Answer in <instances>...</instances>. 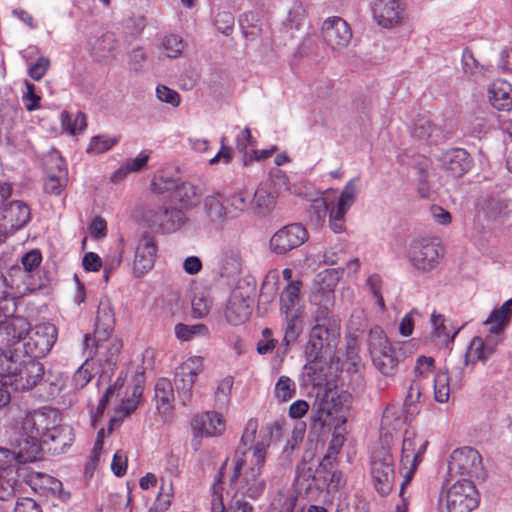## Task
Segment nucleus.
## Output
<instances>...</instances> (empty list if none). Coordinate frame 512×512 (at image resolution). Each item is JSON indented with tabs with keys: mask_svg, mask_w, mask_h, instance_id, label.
Returning a JSON list of instances; mask_svg holds the SVG:
<instances>
[{
	"mask_svg": "<svg viewBox=\"0 0 512 512\" xmlns=\"http://www.w3.org/2000/svg\"><path fill=\"white\" fill-rule=\"evenodd\" d=\"M440 247L437 243L422 239L415 241L410 249V261L412 265L421 271H430L439 263Z\"/></svg>",
	"mask_w": 512,
	"mask_h": 512,
	"instance_id": "a211bd4d",
	"label": "nucleus"
},
{
	"mask_svg": "<svg viewBox=\"0 0 512 512\" xmlns=\"http://www.w3.org/2000/svg\"><path fill=\"white\" fill-rule=\"evenodd\" d=\"M285 318V331L283 342L289 346L294 343L303 329L304 312L282 313Z\"/></svg>",
	"mask_w": 512,
	"mask_h": 512,
	"instance_id": "c03bdc74",
	"label": "nucleus"
},
{
	"mask_svg": "<svg viewBox=\"0 0 512 512\" xmlns=\"http://www.w3.org/2000/svg\"><path fill=\"white\" fill-rule=\"evenodd\" d=\"M156 256V240L149 234H143L135 248L132 265L133 275L137 278H140L147 274L154 267Z\"/></svg>",
	"mask_w": 512,
	"mask_h": 512,
	"instance_id": "f3484780",
	"label": "nucleus"
},
{
	"mask_svg": "<svg viewBox=\"0 0 512 512\" xmlns=\"http://www.w3.org/2000/svg\"><path fill=\"white\" fill-rule=\"evenodd\" d=\"M74 433L69 425H62L58 422L54 428L49 430L43 444L48 446L53 454L64 453L74 442Z\"/></svg>",
	"mask_w": 512,
	"mask_h": 512,
	"instance_id": "2f4dec72",
	"label": "nucleus"
},
{
	"mask_svg": "<svg viewBox=\"0 0 512 512\" xmlns=\"http://www.w3.org/2000/svg\"><path fill=\"white\" fill-rule=\"evenodd\" d=\"M511 306L512 298L503 303L498 309L491 312L484 322L485 325L489 326V334H497L501 339V333L512 314Z\"/></svg>",
	"mask_w": 512,
	"mask_h": 512,
	"instance_id": "79ce46f5",
	"label": "nucleus"
},
{
	"mask_svg": "<svg viewBox=\"0 0 512 512\" xmlns=\"http://www.w3.org/2000/svg\"><path fill=\"white\" fill-rule=\"evenodd\" d=\"M26 92L22 95V103L28 111L40 108L41 97L36 93L34 84L25 81Z\"/></svg>",
	"mask_w": 512,
	"mask_h": 512,
	"instance_id": "774afa93",
	"label": "nucleus"
},
{
	"mask_svg": "<svg viewBox=\"0 0 512 512\" xmlns=\"http://www.w3.org/2000/svg\"><path fill=\"white\" fill-rule=\"evenodd\" d=\"M500 341L497 334H488L485 338L481 336L474 337L465 354V364H473L475 361L484 362L494 354Z\"/></svg>",
	"mask_w": 512,
	"mask_h": 512,
	"instance_id": "a878e982",
	"label": "nucleus"
},
{
	"mask_svg": "<svg viewBox=\"0 0 512 512\" xmlns=\"http://www.w3.org/2000/svg\"><path fill=\"white\" fill-rule=\"evenodd\" d=\"M90 359L87 356L84 363L73 374L72 382L76 389L84 388L93 378V367L89 362Z\"/></svg>",
	"mask_w": 512,
	"mask_h": 512,
	"instance_id": "bf43d9fd",
	"label": "nucleus"
},
{
	"mask_svg": "<svg viewBox=\"0 0 512 512\" xmlns=\"http://www.w3.org/2000/svg\"><path fill=\"white\" fill-rule=\"evenodd\" d=\"M60 121L62 129L72 135L81 133L87 126L86 115L81 111L75 114L62 111Z\"/></svg>",
	"mask_w": 512,
	"mask_h": 512,
	"instance_id": "8fccbe9b",
	"label": "nucleus"
},
{
	"mask_svg": "<svg viewBox=\"0 0 512 512\" xmlns=\"http://www.w3.org/2000/svg\"><path fill=\"white\" fill-rule=\"evenodd\" d=\"M269 447L270 436L264 434L255 447L237 448L232 458L229 483L233 485L239 481V489L251 499H258L266 489L262 471Z\"/></svg>",
	"mask_w": 512,
	"mask_h": 512,
	"instance_id": "f257e3e1",
	"label": "nucleus"
},
{
	"mask_svg": "<svg viewBox=\"0 0 512 512\" xmlns=\"http://www.w3.org/2000/svg\"><path fill=\"white\" fill-rule=\"evenodd\" d=\"M119 142V137L97 135L91 138L86 152L90 155H99L109 151Z\"/></svg>",
	"mask_w": 512,
	"mask_h": 512,
	"instance_id": "864d4df0",
	"label": "nucleus"
},
{
	"mask_svg": "<svg viewBox=\"0 0 512 512\" xmlns=\"http://www.w3.org/2000/svg\"><path fill=\"white\" fill-rule=\"evenodd\" d=\"M68 183V171L62 159L51 160L47 163V177L44 181V191L52 195H60Z\"/></svg>",
	"mask_w": 512,
	"mask_h": 512,
	"instance_id": "c756f323",
	"label": "nucleus"
},
{
	"mask_svg": "<svg viewBox=\"0 0 512 512\" xmlns=\"http://www.w3.org/2000/svg\"><path fill=\"white\" fill-rule=\"evenodd\" d=\"M302 287L301 279L287 283L280 294L281 313L304 312Z\"/></svg>",
	"mask_w": 512,
	"mask_h": 512,
	"instance_id": "473e14b6",
	"label": "nucleus"
},
{
	"mask_svg": "<svg viewBox=\"0 0 512 512\" xmlns=\"http://www.w3.org/2000/svg\"><path fill=\"white\" fill-rule=\"evenodd\" d=\"M368 350L372 362L383 375L391 376L396 372L398 359L394 349L379 326L370 329L367 337Z\"/></svg>",
	"mask_w": 512,
	"mask_h": 512,
	"instance_id": "39448f33",
	"label": "nucleus"
},
{
	"mask_svg": "<svg viewBox=\"0 0 512 512\" xmlns=\"http://www.w3.org/2000/svg\"><path fill=\"white\" fill-rule=\"evenodd\" d=\"M322 37L331 49L340 50L351 41L352 31L344 19L333 16L323 22Z\"/></svg>",
	"mask_w": 512,
	"mask_h": 512,
	"instance_id": "6ab92c4d",
	"label": "nucleus"
},
{
	"mask_svg": "<svg viewBox=\"0 0 512 512\" xmlns=\"http://www.w3.org/2000/svg\"><path fill=\"white\" fill-rule=\"evenodd\" d=\"M146 224L163 233L179 230L186 221L185 213L176 207L161 206L157 209H146L143 213Z\"/></svg>",
	"mask_w": 512,
	"mask_h": 512,
	"instance_id": "1a4fd4ad",
	"label": "nucleus"
},
{
	"mask_svg": "<svg viewBox=\"0 0 512 512\" xmlns=\"http://www.w3.org/2000/svg\"><path fill=\"white\" fill-rule=\"evenodd\" d=\"M65 387V378L61 373L45 372L33 390L34 396L43 401L55 399Z\"/></svg>",
	"mask_w": 512,
	"mask_h": 512,
	"instance_id": "c85d7f7f",
	"label": "nucleus"
},
{
	"mask_svg": "<svg viewBox=\"0 0 512 512\" xmlns=\"http://www.w3.org/2000/svg\"><path fill=\"white\" fill-rule=\"evenodd\" d=\"M404 9L400 0H375L373 17L383 28H392L401 23Z\"/></svg>",
	"mask_w": 512,
	"mask_h": 512,
	"instance_id": "412c9836",
	"label": "nucleus"
},
{
	"mask_svg": "<svg viewBox=\"0 0 512 512\" xmlns=\"http://www.w3.org/2000/svg\"><path fill=\"white\" fill-rule=\"evenodd\" d=\"M161 46L166 56L169 58L178 57L184 49L182 38L174 34L165 36L162 40Z\"/></svg>",
	"mask_w": 512,
	"mask_h": 512,
	"instance_id": "052dcab7",
	"label": "nucleus"
},
{
	"mask_svg": "<svg viewBox=\"0 0 512 512\" xmlns=\"http://www.w3.org/2000/svg\"><path fill=\"white\" fill-rule=\"evenodd\" d=\"M252 313L251 299L241 292L234 291L227 303L225 317L230 325L238 326L245 323Z\"/></svg>",
	"mask_w": 512,
	"mask_h": 512,
	"instance_id": "393cba45",
	"label": "nucleus"
},
{
	"mask_svg": "<svg viewBox=\"0 0 512 512\" xmlns=\"http://www.w3.org/2000/svg\"><path fill=\"white\" fill-rule=\"evenodd\" d=\"M94 50L102 58H114L116 41L113 34L103 35L95 44Z\"/></svg>",
	"mask_w": 512,
	"mask_h": 512,
	"instance_id": "680f3d73",
	"label": "nucleus"
},
{
	"mask_svg": "<svg viewBox=\"0 0 512 512\" xmlns=\"http://www.w3.org/2000/svg\"><path fill=\"white\" fill-rule=\"evenodd\" d=\"M1 226L6 230H18L30 220V208L21 201H12L3 209L0 208Z\"/></svg>",
	"mask_w": 512,
	"mask_h": 512,
	"instance_id": "cd10ccee",
	"label": "nucleus"
},
{
	"mask_svg": "<svg viewBox=\"0 0 512 512\" xmlns=\"http://www.w3.org/2000/svg\"><path fill=\"white\" fill-rule=\"evenodd\" d=\"M203 370L204 359L201 356H191L176 368L174 383L184 404L191 400L193 386Z\"/></svg>",
	"mask_w": 512,
	"mask_h": 512,
	"instance_id": "9b49d317",
	"label": "nucleus"
},
{
	"mask_svg": "<svg viewBox=\"0 0 512 512\" xmlns=\"http://www.w3.org/2000/svg\"><path fill=\"white\" fill-rule=\"evenodd\" d=\"M234 384V378L230 375L224 377L217 384L215 391V400L221 405L229 402L230 394Z\"/></svg>",
	"mask_w": 512,
	"mask_h": 512,
	"instance_id": "69168bd1",
	"label": "nucleus"
},
{
	"mask_svg": "<svg viewBox=\"0 0 512 512\" xmlns=\"http://www.w3.org/2000/svg\"><path fill=\"white\" fill-rule=\"evenodd\" d=\"M192 316L194 318H204L210 312L212 301L204 294H195L192 299Z\"/></svg>",
	"mask_w": 512,
	"mask_h": 512,
	"instance_id": "e2e57ef3",
	"label": "nucleus"
},
{
	"mask_svg": "<svg viewBox=\"0 0 512 512\" xmlns=\"http://www.w3.org/2000/svg\"><path fill=\"white\" fill-rule=\"evenodd\" d=\"M358 194L356 179L346 183L335 206L329 212V225L333 232L341 233L345 229V215L352 207Z\"/></svg>",
	"mask_w": 512,
	"mask_h": 512,
	"instance_id": "dca6fc26",
	"label": "nucleus"
},
{
	"mask_svg": "<svg viewBox=\"0 0 512 512\" xmlns=\"http://www.w3.org/2000/svg\"><path fill=\"white\" fill-rule=\"evenodd\" d=\"M44 366L35 358L18 361V355L0 347V377L3 386H11L13 390L33 391L43 376Z\"/></svg>",
	"mask_w": 512,
	"mask_h": 512,
	"instance_id": "7ed1b4c3",
	"label": "nucleus"
},
{
	"mask_svg": "<svg viewBox=\"0 0 512 512\" xmlns=\"http://www.w3.org/2000/svg\"><path fill=\"white\" fill-rule=\"evenodd\" d=\"M226 466L227 461L220 468L212 486L211 512H257L251 503L242 499L232 502L226 511L222 495V478Z\"/></svg>",
	"mask_w": 512,
	"mask_h": 512,
	"instance_id": "4be33fe9",
	"label": "nucleus"
},
{
	"mask_svg": "<svg viewBox=\"0 0 512 512\" xmlns=\"http://www.w3.org/2000/svg\"><path fill=\"white\" fill-rule=\"evenodd\" d=\"M448 467L451 472L461 476L477 477L482 468V459L476 449L463 447L451 453Z\"/></svg>",
	"mask_w": 512,
	"mask_h": 512,
	"instance_id": "2eb2a0df",
	"label": "nucleus"
},
{
	"mask_svg": "<svg viewBox=\"0 0 512 512\" xmlns=\"http://www.w3.org/2000/svg\"><path fill=\"white\" fill-rule=\"evenodd\" d=\"M255 206L259 213L269 211L275 204V197L264 188H258L254 193Z\"/></svg>",
	"mask_w": 512,
	"mask_h": 512,
	"instance_id": "0e129e2a",
	"label": "nucleus"
},
{
	"mask_svg": "<svg viewBox=\"0 0 512 512\" xmlns=\"http://www.w3.org/2000/svg\"><path fill=\"white\" fill-rule=\"evenodd\" d=\"M103 338L99 335L85 334L83 348L88 352L89 358L97 357L99 362L115 365L123 346L122 341L111 336Z\"/></svg>",
	"mask_w": 512,
	"mask_h": 512,
	"instance_id": "f8f14e48",
	"label": "nucleus"
},
{
	"mask_svg": "<svg viewBox=\"0 0 512 512\" xmlns=\"http://www.w3.org/2000/svg\"><path fill=\"white\" fill-rule=\"evenodd\" d=\"M345 440V436L341 432H333L327 451L319 464L321 470L333 468L334 463L337 461L338 454L340 453L345 443Z\"/></svg>",
	"mask_w": 512,
	"mask_h": 512,
	"instance_id": "09e8293b",
	"label": "nucleus"
},
{
	"mask_svg": "<svg viewBox=\"0 0 512 512\" xmlns=\"http://www.w3.org/2000/svg\"><path fill=\"white\" fill-rule=\"evenodd\" d=\"M258 428V419L250 418L245 424L238 448L255 447L259 442L260 437L264 434H269L270 438L272 437L271 432L268 430L258 434Z\"/></svg>",
	"mask_w": 512,
	"mask_h": 512,
	"instance_id": "3c124183",
	"label": "nucleus"
},
{
	"mask_svg": "<svg viewBox=\"0 0 512 512\" xmlns=\"http://www.w3.org/2000/svg\"><path fill=\"white\" fill-rule=\"evenodd\" d=\"M39 439H31L29 436H24L21 432V437L18 440V452L15 453L17 465H26L27 462H33L37 459L41 451V443Z\"/></svg>",
	"mask_w": 512,
	"mask_h": 512,
	"instance_id": "58836bf2",
	"label": "nucleus"
},
{
	"mask_svg": "<svg viewBox=\"0 0 512 512\" xmlns=\"http://www.w3.org/2000/svg\"><path fill=\"white\" fill-rule=\"evenodd\" d=\"M178 185V179L166 174L164 171L155 175L151 181V189L156 194H164L169 191L174 192Z\"/></svg>",
	"mask_w": 512,
	"mask_h": 512,
	"instance_id": "4d7b16f0",
	"label": "nucleus"
},
{
	"mask_svg": "<svg viewBox=\"0 0 512 512\" xmlns=\"http://www.w3.org/2000/svg\"><path fill=\"white\" fill-rule=\"evenodd\" d=\"M123 385L124 380L118 377L115 382L106 389L105 393L100 398L96 410L91 413V425L94 429L98 428L99 421L103 417L107 404L114 395H119V391L123 388Z\"/></svg>",
	"mask_w": 512,
	"mask_h": 512,
	"instance_id": "a18cd8bd",
	"label": "nucleus"
},
{
	"mask_svg": "<svg viewBox=\"0 0 512 512\" xmlns=\"http://www.w3.org/2000/svg\"><path fill=\"white\" fill-rule=\"evenodd\" d=\"M22 467L23 465H18L16 468H8L0 472V500H8L17 493L25 492L20 475Z\"/></svg>",
	"mask_w": 512,
	"mask_h": 512,
	"instance_id": "72a5a7b5",
	"label": "nucleus"
},
{
	"mask_svg": "<svg viewBox=\"0 0 512 512\" xmlns=\"http://www.w3.org/2000/svg\"><path fill=\"white\" fill-rule=\"evenodd\" d=\"M174 199L184 209H192L200 203V189L190 182H182L179 184L174 193Z\"/></svg>",
	"mask_w": 512,
	"mask_h": 512,
	"instance_id": "ea45409f",
	"label": "nucleus"
},
{
	"mask_svg": "<svg viewBox=\"0 0 512 512\" xmlns=\"http://www.w3.org/2000/svg\"><path fill=\"white\" fill-rule=\"evenodd\" d=\"M30 323L22 316L11 313L0 318V347L6 351H12L11 348L20 343L29 333Z\"/></svg>",
	"mask_w": 512,
	"mask_h": 512,
	"instance_id": "4468645a",
	"label": "nucleus"
},
{
	"mask_svg": "<svg viewBox=\"0 0 512 512\" xmlns=\"http://www.w3.org/2000/svg\"><path fill=\"white\" fill-rule=\"evenodd\" d=\"M308 239V232L301 224H290L279 229L270 239V248L276 254H285L301 246Z\"/></svg>",
	"mask_w": 512,
	"mask_h": 512,
	"instance_id": "ddd939ff",
	"label": "nucleus"
},
{
	"mask_svg": "<svg viewBox=\"0 0 512 512\" xmlns=\"http://www.w3.org/2000/svg\"><path fill=\"white\" fill-rule=\"evenodd\" d=\"M447 512H471L479 504V493L469 479L453 483L446 491Z\"/></svg>",
	"mask_w": 512,
	"mask_h": 512,
	"instance_id": "6e6552de",
	"label": "nucleus"
},
{
	"mask_svg": "<svg viewBox=\"0 0 512 512\" xmlns=\"http://www.w3.org/2000/svg\"><path fill=\"white\" fill-rule=\"evenodd\" d=\"M225 202L229 220H233L238 218L248 209L250 204V196L247 191L239 189L225 196Z\"/></svg>",
	"mask_w": 512,
	"mask_h": 512,
	"instance_id": "37998d69",
	"label": "nucleus"
},
{
	"mask_svg": "<svg viewBox=\"0 0 512 512\" xmlns=\"http://www.w3.org/2000/svg\"><path fill=\"white\" fill-rule=\"evenodd\" d=\"M115 323V312L110 299L107 297L102 298L98 305L93 335H99L102 338L112 336Z\"/></svg>",
	"mask_w": 512,
	"mask_h": 512,
	"instance_id": "f704fd0d",
	"label": "nucleus"
},
{
	"mask_svg": "<svg viewBox=\"0 0 512 512\" xmlns=\"http://www.w3.org/2000/svg\"><path fill=\"white\" fill-rule=\"evenodd\" d=\"M192 427L197 436L214 437L225 431L226 422L220 413L210 411L196 416L193 419Z\"/></svg>",
	"mask_w": 512,
	"mask_h": 512,
	"instance_id": "bb28decb",
	"label": "nucleus"
},
{
	"mask_svg": "<svg viewBox=\"0 0 512 512\" xmlns=\"http://www.w3.org/2000/svg\"><path fill=\"white\" fill-rule=\"evenodd\" d=\"M275 398L281 402H287L296 395V384L288 376H280L274 387Z\"/></svg>",
	"mask_w": 512,
	"mask_h": 512,
	"instance_id": "5fc2aeb1",
	"label": "nucleus"
},
{
	"mask_svg": "<svg viewBox=\"0 0 512 512\" xmlns=\"http://www.w3.org/2000/svg\"><path fill=\"white\" fill-rule=\"evenodd\" d=\"M488 99L499 111L512 109V86L505 80L497 79L488 88Z\"/></svg>",
	"mask_w": 512,
	"mask_h": 512,
	"instance_id": "c9c22d12",
	"label": "nucleus"
},
{
	"mask_svg": "<svg viewBox=\"0 0 512 512\" xmlns=\"http://www.w3.org/2000/svg\"><path fill=\"white\" fill-rule=\"evenodd\" d=\"M214 25L224 35H230L234 29L233 14L228 11L218 12L215 16Z\"/></svg>",
	"mask_w": 512,
	"mask_h": 512,
	"instance_id": "338daca9",
	"label": "nucleus"
},
{
	"mask_svg": "<svg viewBox=\"0 0 512 512\" xmlns=\"http://www.w3.org/2000/svg\"><path fill=\"white\" fill-rule=\"evenodd\" d=\"M175 335L180 341H190L195 337L209 336V329L205 324L187 325L178 323L175 325Z\"/></svg>",
	"mask_w": 512,
	"mask_h": 512,
	"instance_id": "603ef678",
	"label": "nucleus"
},
{
	"mask_svg": "<svg viewBox=\"0 0 512 512\" xmlns=\"http://www.w3.org/2000/svg\"><path fill=\"white\" fill-rule=\"evenodd\" d=\"M370 475L380 496H387L392 491L395 479L394 459L387 448L380 446L373 450L370 457Z\"/></svg>",
	"mask_w": 512,
	"mask_h": 512,
	"instance_id": "423d86ee",
	"label": "nucleus"
},
{
	"mask_svg": "<svg viewBox=\"0 0 512 512\" xmlns=\"http://www.w3.org/2000/svg\"><path fill=\"white\" fill-rule=\"evenodd\" d=\"M313 321L306 352L310 363L305 366V370L313 385H320L323 379L320 373H316L315 361L321 357L324 350H331L337 345L340 325L334 317L330 316L329 310L324 306L317 308L313 315Z\"/></svg>",
	"mask_w": 512,
	"mask_h": 512,
	"instance_id": "f03ea898",
	"label": "nucleus"
},
{
	"mask_svg": "<svg viewBox=\"0 0 512 512\" xmlns=\"http://www.w3.org/2000/svg\"><path fill=\"white\" fill-rule=\"evenodd\" d=\"M461 68L465 75L475 79L484 77L489 71V66L479 63L469 48H465L462 52Z\"/></svg>",
	"mask_w": 512,
	"mask_h": 512,
	"instance_id": "de8ad7c7",
	"label": "nucleus"
},
{
	"mask_svg": "<svg viewBox=\"0 0 512 512\" xmlns=\"http://www.w3.org/2000/svg\"><path fill=\"white\" fill-rule=\"evenodd\" d=\"M61 421L60 413L52 408H40L28 412L22 419L21 431L24 436L31 439H39L42 442L46 438L49 430L54 428Z\"/></svg>",
	"mask_w": 512,
	"mask_h": 512,
	"instance_id": "0eeeda50",
	"label": "nucleus"
},
{
	"mask_svg": "<svg viewBox=\"0 0 512 512\" xmlns=\"http://www.w3.org/2000/svg\"><path fill=\"white\" fill-rule=\"evenodd\" d=\"M24 482V489L29 486L35 493L40 495H56L62 489V482L58 479L42 472L30 470L27 465H23L20 472Z\"/></svg>",
	"mask_w": 512,
	"mask_h": 512,
	"instance_id": "aec40b11",
	"label": "nucleus"
},
{
	"mask_svg": "<svg viewBox=\"0 0 512 512\" xmlns=\"http://www.w3.org/2000/svg\"><path fill=\"white\" fill-rule=\"evenodd\" d=\"M441 163L452 177L460 178L472 168L473 159L465 149L453 148L443 153Z\"/></svg>",
	"mask_w": 512,
	"mask_h": 512,
	"instance_id": "b1692460",
	"label": "nucleus"
},
{
	"mask_svg": "<svg viewBox=\"0 0 512 512\" xmlns=\"http://www.w3.org/2000/svg\"><path fill=\"white\" fill-rule=\"evenodd\" d=\"M11 280V276L0 270V318L17 310L19 296L16 295Z\"/></svg>",
	"mask_w": 512,
	"mask_h": 512,
	"instance_id": "e433bc0d",
	"label": "nucleus"
},
{
	"mask_svg": "<svg viewBox=\"0 0 512 512\" xmlns=\"http://www.w3.org/2000/svg\"><path fill=\"white\" fill-rule=\"evenodd\" d=\"M437 132L438 129L428 118L420 117L414 122L412 135L418 140L433 142L432 138Z\"/></svg>",
	"mask_w": 512,
	"mask_h": 512,
	"instance_id": "6e6d98bb",
	"label": "nucleus"
},
{
	"mask_svg": "<svg viewBox=\"0 0 512 512\" xmlns=\"http://www.w3.org/2000/svg\"><path fill=\"white\" fill-rule=\"evenodd\" d=\"M142 393L143 387L141 385L137 384L133 387L131 397L123 400L116 411L119 418L114 417L109 420L108 433H111L114 430L115 425H119L123 418L129 416L137 409Z\"/></svg>",
	"mask_w": 512,
	"mask_h": 512,
	"instance_id": "a19ab883",
	"label": "nucleus"
},
{
	"mask_svg": "<svg viewBox=\"0 0 512 512\" xmlns=\"http://www.w3.org/2000/svg\"><path fill=\"white\" fill-rule=\"evenodd\" d=\"M28 339L23 343L27 357L42 358L50 352L57 340V328L50 323H40L30 329Z\"/></svg>",
	"mask_w": 512,
	"mask_h": 512,
	"instance_id": "9d476101",
	"label": "nucleus"
},
{
	"mask_svg": "<svg viewBox=\"0 0 512 512\" xmlns=\"http://www.w3.org/2000/svg\"><path fill=\"white\" fill-rule=\"evenodd\" d=\"M155 400L156 407L163 413L171 408V403L174 400V390L170 380L160 378L155 385Z\"/></svg>",
	"mask_w": 512,
	"mask_h": 512,
	"instance_id": "49530a36",
	"label": "nucleus"
},
{
	"mask_svg": "<svg viewBox=\"0 0 512 512\" xmlns=\"http://www.w3.org/2000/svg\"><path fill=\"white\" fill-rule=\"evenodd\" d=\"M428 445L429 441L417 435L413 430L404 431L399 463L400 472L404 477L402 487L414 477L419 464L423 461Z\"/></svg>",
	"mask_w": 512,
	"mask_h": 512,
	"instance_id": "20e7f679",
	"label": "nucleus"
},
{
	"mask_svg": "<svg viewBox=\"0 0 512 512\" xmlns=\"http://www.w3.org/2000/svg\"><path fill=\"white\" fill-rule=\"evenodd\" d=\"M202 204L204 214L210 223L222 225L223 223L230 221L225 196L219 191H213L211 194L206 195L203 198Z\"/></svg>",
	"mask_w": 512,
	"mask_h": 512,
	"instance_id": "7c9ffc66",
	"label": "nucleus"
},
{
	"mask_svg": "<svg viewBox=\"0 0 512 512\" xmlns=\"http://www.w3.org/2000/svg\"><path fill=\"white\" fill-rule=\"evenodd\" d=\"M449 380V376L442 372L435 374L433 378L434 397L439 403H445L449 400Z\"/></svg>",
	"mask_w": 512,
	"mask_h": 512,
	"instance_id": "13d9d810",
	"label": "nucleus"
},
{
	"mask_svg": "<svg viewBox=\"0 0 512 512\" xmlns=\"http://www.w3.org/2000/svg\"><path fill=\"white\" fill-rule=\"evenodd\" d=\"M434 370L435 360L432 357L419 356L417 358L414 368L415 375L408 390V398L413 399L415 397L418 399L421 396L428 386L425 380L435 376Z\"/></svg>",
	"mask_w": 512,
	"mask_h": 512,
	"instance_id": "5701e85b",
	"label": "nucleus"
},
{
	"mask_svg": "<svg viewBox=\"0 0 512 512\" xmlns=\"http://www.w3.org/2000/svg\"><path fill=\"white\" fill-rule=\"evenodd\" d=\"M333 401L332 398L329 400L326 397L318 398L312 407L311 411V425L315 429H323L329 424L330 419L333 416Z\"/></svg>",
	"mask_w": 512,
	"mask_h": 512,
	"instance_id": "4c0bfd02",
	"label": "nucleus"
}]
</instances>
